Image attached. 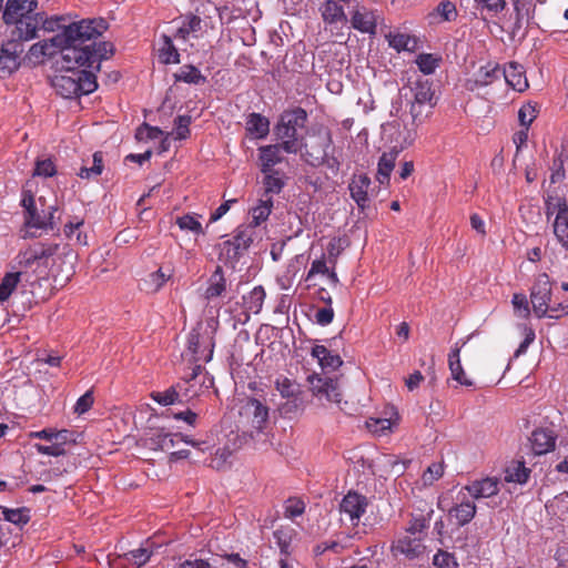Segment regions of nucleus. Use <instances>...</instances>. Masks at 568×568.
I'll use <instances>...</instances> for the list:
<instances>
[{
	"label": "nucleus",
	"instance_id": "obj_1",
	"mask_svg": "<svg viewBox=\"0 0 568 568\" xmlns=\"http://www.w3.org/2000/svg\"><path fill=\"white\" fill-rule=\"evenodd\" d=\"M40 29L54 36H70L67 43H61L62 59L68 68L74 64L97 67L103 60L110 59L115 51L112 42L98 41L109 29L104 18L73 21L70 16H47L44 11H38L37 33Z\"/></svg>",
	"mask_w": 568,
	"mask_h": 568
},
{
	"label": "nucleus",
	"instance_id": "obj_2",
	"mask_svg": "<svg viewBox=\"0 0 568 568\" xmlns=\"http://www.w3.org/2000/svg\"><path fill=\"white\" fill-rule=\"evenodd\" d=\"M101 62L97 67L88 65H65L61 61V69L64 74L55 75L52 85L57 93L64 99H74L81 95H88L98 89L97 72L100 71Z\"/></svg>",
	"mask_w": 568,
	"mask_h": 568
},
{
	"label": "nucleus",
	"instance_id": "obj_3",
	"mask_svg": "<svg viewBox=\"0 0 568 568\" xmlns=\"http://www.w3.org/2000/svg\"><path fill=\"white\" fill-rule=\"evenodd\" d=\"M332 132L328 128L320 126L310 134L306 141L304 138L301 140L302 159L311 166H326L334 174H336L342 165L338 156L334 154L335 148L333 145Z\"/></svg>",
	"mask_w": 568,
	"mask_h": 568
},
{
	"label": "nucleus",
	"instance_id": "obj_4",
	"mask_svg": "<svg viewBox=\"0 0 568 568\" xmlns=\"http://www.w3.org/2000/svg\"><path fill=\"white\" fill-rule=\"evenodd\" d=\"M38 0H7L2 10V20L12 26L10 37L31 41L37 34Z\"/></svg>",
	"mask_w": 568,
	"mask_h": 568
},
{
	"label": "nucleus",
	"instance_id": "obj_5",
	"mask_svg": "<svg viewBox=\"0 0 568 568\" xmlns=\"http://www.w3.org/2000/svg\"><path fill=\"white\" fill-rule=\"evenodd\" d=\"M38 203L41 205L39 210L34 195L29 190L22 191L21 206L23 207V225L26 227L24 239L37 237V230L54 231L57 223L54 222V213L58 207L55 205L45 206V199L40 196Z\"/></svg>",
	"mask_w": 568,
	"mask_h": 568
},
{
	"label": "nucleus",
	"instance_id": "obj_6",
	"mask_svg": "<svg viewBox=\"0 0 568 568\" xmlns=\"http://www.w3.org/2000/svg\"><path fill=\"white\" fill-rule=\"evenodd\" d=\"M60 244L37 242L20 251L16 257L20 268L31 271L38 280L49 276L50 260L58 253Z\"/></svg>",
	"mask_w": 568,
	"mask_h": 568
},
{
	"label": "nucleus",
	"instance_id": "obj_7",
	"mask_svg": "<svg viewBox=\"0 0 568 568\" xmlns=\"http://www.w3.org/2000/svg\"><path fill=\"white\" fill-rule=\"evenodd\" d=\"M307 120L308 114L301 106L284 110L273 128V133L278 141H294L296 150L301 151L302 136L298 135V131L305 128Z\"/></svg>",
	"mask_w": 568,
	"mask_h": 568
},
{
	"label": "nucleus",
	"instance_id": "obj_8",
	"mask_svg": "<svg viewBox=\"0 0 568 568\" xmlns=\"http://www.w3.org/2000/svg\"><path fill=\"white\" fill-rule=\"evenodd\" d=\"M261 172L276 171L275 165L284 162V153L297 154L294 141L277 142L274 144L262 145L257 149Z\"/></svg>",
	"mask_w": 568,
	"mask_h": 568
},
{
	"label": "nucleus",
	"instance_id": "obj_9",
	"mask_svg": "<svg viewBox=\"0 0 568 568\" xmlns=\"http://www.w3.org/2000/svg\"><path fill=\"white\" fill-rule=\"evenodd\" d=\"M252 242L253 239L248 230H239L231 240L224 241L221 244L220 260L234 267L248 250Z\"/></svg>",
	"mask_w": 568,
	"mask_h": 568
},
{
	"label": "nucleus",
	"instance_id": "obj_10",
	"mask_svg": "<svg viewBox=\"0 0 568 568\" xmlns=\"http://www.w3.org/2000/svg\"><path fill=\"white\" fill-rule=\"evenodd\" d=\"M21 39L12 38L4 42L0 51V79H4L17 71L21 64V54L24 45Z\"/></svg>",
	"mask_w": 568,
	"mask_h": 568
},
{
	"label": "nucleus",
	"instance_id": "obj_11",
	"mask_svg": "<svg viewBox=\"0 0 568 568\" xmlns=\"http://www.w3.org/2000/svg\"><path fill=\"white\" fill-rule=\"evenodd\" d=\"M187 348L193 354L195 362H210L214 349L213 333L209 329L203 333L193 329L189 335Z\"/></svg>",
	"mask_w": 568,
	"mask_h": 568
},
{
	"label": "nucleus",
	"instance_id": "obj_12",
	"mask_svg": "<svg viewBox=\"0 0 568 568\" xmlns=\"http://www.w3.org/2000/svg\"><path fill=\"white\" fill-rule=\"evenodd\" d=\"M69 39L70 36L64 34L53 36L50 39L36 42L30 47L26 58L37 64L41 63L44 58H53L57 53L62 54L61 43H67Z\"/></svg>",
	"mask_w": 568,
	"mask_h": 568
},
{
	"label": "nucleus",
	"instance_id": "obj_13",
	"mask_svg": "<svg viewBox=\"0 0 568 568\" xmlns=\"http://www.w3.org/2000/svg\"><path fill=\"white\" fill-rule=\"evenodd\" d=\"M550 298L551 284L548 275L544 274L532 285L530 291V301L536 317L542 318L547 316Z\"/></svg>",
	"mask_w": 568,
	"mask_h": 568
},
{
	"label": "nucleus",
	"instance_id": "obj_14",
	"mask_svg": "<svg viewBox=\"0 0 568 568\" xmlns=\"http://www.w3.org/2000/svg\"><path fill=\"white\" fill-rule=\"evenodd\" d=\"M349 8H352L349 18L351 27L362 33L371 36L376 34V11L367 8L366 6L359 4L358 1L354 2Z\"/></svg>",
	"mask_w": 568,
	"mask_h": 568
},
{
	"label": "nucleus",
	"instance_id": "obj_15",
	"mask_svg": "<svg viewBox=\"0 0 568 568\" xmlns=\"http://www.w3.org/2000/svg\"><path fill=\"white\" fill-rule=\"evenodd\" d=\"M175 438H180V440L193 447H200V445L203 444L202 442H196L192 439L187 435L171 434L164 432V429H156L155 432L150 433L149 436L145 438V444L150 449L153 450H168L174 447L176 443Z\"/></svg>",
	"mask_w": 568,
	"mask_h": 568
},
{
	"label": "nucleus",
	"instance_id": "obj_16",
	"mask_svg": "<svg viewBox=\"0 0 568 568\" xmlns=\"http://www.w3.org/2000/svg\"><path fill=\"white\" fill-rule=\"evenodd\" d=\"M342 339L341 334L326 339V345H315L312 351V357L318 361L320 366L325 371H336L343 365V359L338 354H334L329 348L337 346V343Z\"/></svg>",
	"mask_w": 568,
	"mask_h": 568
},
{
	"label": "nucleus",
	"instance_id": "obj_17",
	"mask_svg": "<svg viewBox=\"0 0 568 568\" xmlns=\"http://www.w3.org/2000/svg\"><path fill=\"white\" fill-rule=\"evenodd\" d=\"M307 381L313 395L317 398H325L333 403L341 402V392L336 379L313 374L307 377Z\"/></svg>",
	"mask_w": 568,
	"mask_h": 568
},
{
	"label": "nucleus",
	"instance_id": "obj_18",
	"mask_svg": "<svg viewBox=\"0 0 568 568\" xmlns=\"http://www.w3.org/2000/svg\"><path fill=\"white\" fill-rule=\"evenodd\" d=\"M368 506L366 496L356 491H348L339 504V511L349 517L352 524L357 526L361 517L365 514Z\"/></svg>",
	"mask_w": 568,
	"mask_h": 568
},
{
	"label": "nucleus",
	"instance_id": "obj_19",
	"mask_svg": "<svg viewBox=\"0 0 568 568\" xmlns=\"http://www.w3.org/2000/svg\"><path fill=\"white\" fill-rule=\"evenodd\" d=\"M241 414L257 433L262 432L268 422V407L256 398H248Z\"/></svg>",
	"mask_w": 568,
	"mask_h": 568
},
{
	"label": "nucleus",
	"instance_id": "obj_20",
	"mask_svg": "<svg viewBox=\"0 0 568 568\" xmlns=\"http://www.w3.org/2000/svg\"><path fill=\"white\" fill-rule=\"evenodd\" d=\"M501 77V67L498 63L488 62L480 67L471 79H467L466 89L475 91L479 88L493 84Z\"/></svg>",
	"mask_w": 568,
	"mask_h": 568
},
{
	"label": "nucleus",
	"instance_id": "obj_21",
	"mask_svg": "<svg viewBox=\"0 0 568 568\" xmlns=\"http://www.w3.org/2000/svg\"><path fill=\"white\" fill-rule=\"evenodd\" d=\"M372 184L369 176L365 173L354 174L348 184V190L352 200L356 203L359 210L364 211L368 207L369 197L368 189Z\"/></svg>",
	"mask_w": 568,
	"mask_h": 568
},
{
	"label": "nucleus",
	"instance_id": "obj_22",
	"mask_svg": "<svg viewBox=\"0 0 568 568\" xmlns=\"http://www.w3.org/2000/svg\"><path fill=\"white\" fill-rule=\"evenodd\" d=\"M557 434L550 428H536L530 436L531 449L535 455H545L556 447Z\"/></svg>",
	"mask_w": 568,
	"mask_h": 568
},
{
	"label": "nucleus",
	"instance_id": "obj_23",
	"mask_svg": "<svg viewBox=\"0 0 568 568\" xmlns=\"http://www.w3.org/2000/svg\"><path fill=\"white\" fill-rule=\"evenodd\" d=\"M501 77L506 83L518 92H524L528 88L525 68L523 64L511 61L501 68Z\"/></svg>",
	"mask_w": 568,
	"mask_h": 568
},
{
	"label": "nucleus",
	"instance_id": "obj_24",
	"mask_svg": "<svg viewBox=\"0 0 568 568\" xmlns=\"http://www.w3.org/2000/svg\"><path fill=\"white\" fill-rule=\"evenodd\" d=\"M321 17L325 24L344 26L348 22L344 7L336 0H326L320 7Z\"/></svg>",
	"mask_w": 568,
	"mask_h": 568
},
{
	"label": "nucleus",
	"instance_id": "obj_25",
	"mask_svg": "<svg viewBox=\"0 0 568 568\" xmlns=\"http://www.w3.org/2000/svg\"><path fill=\"white\" fill-rule=\"evenodd\" d=\"M468 494L475 498H489L499 493V480L494 477H486L480 480H474L469 485L464 487Z\"/></svg>",
	"mask_w": 568,
	"mask_h": 568
},
{
	"label": "nucleus",
	"instance_id": "obj_26",
	"mask_svg": "<svg viewBox=\"0 0 568 568\" xmlns=\"http://www.w3.org/2000/svg\"><path fill=\"white\" fill-rule=\"evenodd\" d=\"M262 174L263 193L261 196L273 200V196L280 194L286 184L285 173L282 171H271L262 172Z\"/></svg>",
	"mask_w": 568,
	"mask_h": 568
},
{
	"label": "nucleus",
	"instance_id": "obj_27",
	"mask_svg": "<svg viewBox=\"0 0 568 568\" xmlns=\"http://www.w3.org/2000/svg\"><path fill=\"white\" fill-rule=\"evenodd\" d=\"M399 150L397 148H393L388 152H384L377 163V174L376 180L379 184H385L389 182L390 173L395 168L396 160L399 155Z\"/></svg>",
	"mask_w": 568,
	"mask_h": 568
},
{
	"label": "nucleus",
	"instance_id": "obj_28",
	"mask_svg": "<svg viewBox=\"0 0 568 568\" xmlns=\"http://www.w3.org/2000/svg\"><path fill=\"white\" fill-rule=\"evenodd\" d=\"M448 367L452 373V377L457 381L460 385L471 387L474 382L466 377L464 368L460 362V347L456 344L448 354Z\"/></svg>",
	"mask_w": 568,
	"mask_h": 568
},
{
	"label": "nucleus",
	"instance_id": "obj_29",
	"mask_svg": "<svg viewBox=\"0 0 568 568\" xmlns=\"http://www.w3.org/2000/svg\"><path fill=\"white\" fill-rule=\"evenodd\" d=\"M545 214L547 220L556 214L554 222L568 216V203L565 196L548 194L545 199Z\"/></svg>",
	"mask_w": 568,
	"mask_h": 568
},
{
	"label": "nucleus",
	"instance_id": "obj_30",
	"mask_svg": "<svg viewBox=\"0 0 568 568\" xmlns=\"http://www.w3.org/2000/svg\"><path fill=\"white\" fill-rule=\"evenodd\" d=\"M297 536V531L291 526H281L273 531V538L280 548L282 558H287L292 554V541Z\"/></svg>",
	"mask_w": 568,
	"mask_h": 568
},
{
	"label": "nucleus",
	"instance_id": "obj_31",
	"mask_svg": "<svg viewBox=\"0 0 568 568\" xmlns=\"http://www.w3.org/2000/svg\"><path fill=\"white\" fill-rule=\"evenodd\" d=\"M202 30V19L193 13L185 14L182 24L174 33L175 39L187 40L190 36L197 38Z\"/></svg>",
	"mask_w": 568,
	"mask_h": 568
},
{
	"label": "nucleus",
	"instance_id": "obj_32",
	"mask_svg": "<svg viewBox=\"0 0 568 568\" xmlns=\"http://www.w3.org/2000/svg\"><path fill=\"white\" fill-rule=\"evenodd\" d=\"M225 291L226 278L222 266L217 265L207 281L204 296L207 301H212L213 298L220 297Z\"/></svg>",
	"mask_w": 568,
	"mask_h": 568
},
{
	"label": "nucleus",
	"instance_id": "obj_33",
	"mask_svg": "<svg viewBox=\"0 0 568 568\" xmlns=\"http://www.w3.org/2000/svg\"><path fill=\"white\" fill-rule=\"evenodd\" d=\"M476 505L470 500H462L449 509V516L456 519V525L463 527L470 523L476 515Z\"/></svg>",
	"mask_w": 568,
	"mask_h": 568
},
{
	"label": "nucleus",
	"instance_id": "obj_34",
	"mask_svg": "<svg viewBox=\"0 0 568 568\" xmlns=\"http://www.w3.org/2000/svg\"><path fill=\"white\" fill-rule=\"evenodd\" d=\"M203 367L199 364L194 365L191 374L183 379V382L178 383L176 389L180 392V398H182V403L189 402L190 399L199 396V392L193 389L194 383L196 378L201 375Z\"/></svg>",
	"mask_w": 568,
	"mask_h": 568
},
{
	"label": "nucleus",
	"instance_id": "obj_35",
	"mask_svg": "<svg viewBox=\"0 0 568 568\" xmlns=\"http://www.w3.org/2000/svg\"><path fill=\"white\" fill-rule=\"evenodd\" d=\"M395 550L402 555H405L408 559H416L423 555L425 547L419 538H413L405 536L397 540Z\"/></svg>",
	"mask_w": 568,
	"mask_h": 568
},
{
	"label": "nucleus",
	"instance_id": "obj_36",
	"mask_svg": "<svg viewBox=\"0 0 568 568\" xmlns=\"http://www.w3.org/2000/svg\"><path fill=\"white\" fill-rule=\"evenodd\" d=\"M246 131L255 139H264L270 133V121L261 113L253 112L247 116Z\"/></svg>",
	"mask_w": 568,
	"mask_h": 568
},
{
	"label": "nucleus",
	"instance_id": "obj_37",
	"mask_svg": "<svg viewBox=\"0 0 568 568\" xmlns=\"http://www.w3.org/2000/svg\"><path fill=\"white\" fill-rule=\"evenodd\" d=\"M531 469L526 467L524 460H513L506 467L505 480L524 485L529 480Z\"/></svg>",
	"mask_w": 568,
	"mask_h": 568
},
{
	"label": "nucleus",
	"instance_id": "obj_38",
	"mask_svg": "<svg viewBox=\"0 0 568 568\" xmlns=\"http://www.w3.org/2000/svg\"><path fill=\"white\" fill-rule=\"evenodd\" d=\"M412 91L414 92V99L418 103L428 104L430 108L435 105V102H433L435 92L430 80L417 79L412 87Z\"/></svg>",
	"mask_w": 568,
	"mask_h": 568
},
{
	"label": "nucleus",
	"instance_id": "obj_39",
	"mask_svg": "<svg viewBox=\"0 0 568 568\" xmlns=\"http://www.w3.org/2000/svg\"><path fill=\"white\" fill-rule=\"evenodd\" d=\"M265 295V291L261 285L255 286L248 294L243 295V306L247 318L250 313L258 314L261 312Z\"/></svg>",
	"mask_w": 568,
	"mask_h": 568
},
{
	"label": "nucleus",
	"instance_id": "obj_40",
	"mask_svg": "<svg viewBox=\"0 0 568 568\" xmlns=\"http://www.w3.org/2000/svg\"><path fill=\"white\" fill-rule=\"evenodd\" d=\"M388 45L397 52L409 51L414 52L417 49V39L406 33L389 32L386 36Z\"/></svg>",
	"mask_w": 568,
	"mask_h": 568
},
{
	"label": "nucleus",
	"instance_id": "obj_41",
	"mask_svg": "<svg viewBox=\"0 0 568 568\" xmlns=\"http://www.w3.org/2000/svg\"><path fill=\"white\" fill-rule=\"evenodd\" d=\"M173 77L175 82H184L187 84L199 85L206 82V77L193 64L183 65Z\"/></svg>",
	"mask_w": 568,
	"mask_h": 568
},
{
	"label": "nucleus",
	"instance_id": "obj_42",
	"mask_svg": "<svg viewBox=\"0 0 568 568\" xmlns=\"http://www.w3.org/2000/svg\"><path fill=\"white\" fill-rule=\"evenodd\" d=\"M162 45L159 49V59L164 64H171V63H180V53L176 47L174 45L172 38L162 34Z\"/></svg>",
	"mask_w": 568,
	"mask_h": 568
},
{
	"label": "nucleus",
	"instance_id": "obj_43",
	"mask_svg": "<svg viewBox=\"0 0 568 568\" xmlns=\"http://www.w3.org/2000/svg\"><path fill=\"white\" fill-rule=\"evenodd\" d=\"M273 209V200L271 197L261 196L256 206L251 210L252 224L258 226L265 222Z\"/></svg>",
	"mask_w": 568,
	"mask_h": 568
},
{
	"label": "nucleus",
	"instance_id": "obj_44",
	"mask_svg": "<svg viewBox=\"0 0 568 568\" xmlns=\"http://www.w3.org/2000/svg\"><path fill=\"white\" fill-rule=\"evenodd\" d=\"M23 272H9L0 282V304L6 302L17 288Z\"/></svg>",
	"mask_w": 568,
	"mask_h": 568
},
{
	"label": "nucleus",
	"instance_id": "obj_45",
	"mask_svg": "<svg viewBox=\"0 0 568 568\" xmlns=\"http://www.w3.org/2000/svg\"><path fill=\"white\" fill-rule=\"evenodd\" d=\"M150 397L162 406L182 404V398H180V392L176 389L175 385L170 386L163 392L153 390L150 394Z\"/></svg>",
	"mask_w": 568,
	"mask_h": 568
},
{
	"label": "nucleus",
	"instance_id": "obj_46",
	"mask_svg": "<svg viewBox=\"0 0 568 568\" xmlns=\"http://www.w3.org/2000/svg\"><path fill=\"white\" fill-rule=\"evenodd\" d=\"M545 507L548 514L559 518L564 517L568 513V491H562L549 499Z\"/></svg>",
	"mask_w": 568,
	"mask_h": 568
},
{
	"label": "nucleus",
	"instance_id": "obj_47",
	"mask_svg": "<svg viewBox=\"0 0 568 568\" xmlns=\"http://www.w3.org/2000/svg\"><path fill=\"white\" fill-rule=\"evenodd\" d=\"M92 158V166H82L77 173L79 178L90 180L102 174L104 169L103 153L101 151H97L93 153Z\"/></svg>",
	"mask_w": 568,
	"mask_h": 568
},
{
	"label": "nucleus",
	"instance_id": "obj_48",
	"mask_svg": "<svg viewBox=\"0 0 568 568\" xmlns=\"http://www.w3.org/2000/svg\"><path fill=\"white\" fill-rule=\"evenodd\" d=\"M175 223L182 231L192 232L195 235H203L204 230L202 224L196 219L195 214H184L182 216L176 217Z\"/></svg>",
	"mask_w": 568,
	"mask_h": 568
},
{
	"label": "nucleus",
	"instance_id": "obj_49",
	"mask_svg": "<svg viewBox=\"0 0 568 568\" xmlns=\"http://www.w3.org/2000/svg\"><path fill=\"white\" fill-rule=\"evenodd\" d=\"M351 548V545L343 542L342 540H325L317 544L313 551L315 556H322L326 551H332L336 555L343 554L346 549Z\"/></svg>",
	"mask_w": 568,
	"mask_h": 568
},
{
	"label": "nucleus",
	"instance_id": "obj_50",
	"mask_svg": "<svg viewBox=\"0 0 568 568\" xmlns=\"http://www.w3.org/2000/svg\"><path fill=\"white\" fill-rule=\"evenodd\" d=\"M538 104L527 102L523 104L518 111V121L521 128H529L538 115Z\"/></svg>",
	"mask_w": 568,
	"mask_h": 568
},
{
	"label": "nucleus",
	"instance_id": "obj_51",
	"mask_svg": "<svg viewBox=\"0 0 568 568\" xmlns=\"http://www.w3.org/2000/svg\"><path fill=\"white\" fill-rule=\"evenodd\" d=\"M275 385L276 389L285 398L295 399L301 394V386L287 377L277 379Z\"/></svg>",
	"mask_w": 568,
	"mask_h": 568
},
{
	"label": "nucleus",
	"instance_id": "obj_52",
	"mask_svg": "<svg viewBox=\"0 0 568 568\" xmlns=\"http://www.w3.org/2000/svg\"><path fill=\"white\" fill-rule=\"evenodd\" d=\"M2 515L4 520L18 526H23L30 520L29 510L27 508L11 509L3 507Z\"/></svg>",
	"mask_w": 568,
	"mask_h": 568
},
{
	"label": "nucleus",
	"instance_id": "obj_53",
	"mask_svg": "<svg viewBox=\"0 0 568 568\" xmlns=\"http://www.w3.org/2000/svg\"><path fill=\"white\" fill-rule=\"evenodd\" d=\"M433 565L436 568H459V564L454 554L438 549L433 557Z\"/></svg>",
	"mask_w": 568,
	"mask_h": 568
},
{
	"label": "nucleus",
	"instance_id": "obj_54",
	"mask_svg": "<svg viewBox=\"0 0 568 568\" xmlns=\"http://www.w3.org/2000/svg\"><path fill=\"white\" fill-rule=\"evenodd\" d=\"M305 507V503L302 499L291 497L284 504V516L294 519L304 514Z\"/></svg>",
	"mask_w": 568,
	"mask_h": 568
},
{
	"label": "nucleus",
	"instance_id": "obj_55",
	"mask_svg": "<svg viewBox=\"0 0 568 568\" xmlns=\"http://www.w3.org/2000/svg\"><path fill=\"white\" fill-rule=\"evenodd\" d=\"M440 59L434 57L430 53H422L416 59V64L418 65V69L424 74H432L435 72L436 68L438 67Z\"/></svg>",
	"mask_w": 568,
	"mask_h": 568
},
{
	"label": "nucleus",
	"instance_id": "obj_56",
	"mask_svg": "<svg viewBox=\"0 0 568 568\" xmlns=\"http://www.w3.org/2000/svg\"><path fill=\"white\" fill-rule=\"evenodd\" d=\"M476 8L486 11L490 17L497 16L506 7L505 0H475Z\"/></svg>",
	"mask_w": 568,
	"mask_h": 568
},
{
	"label": "nucleus",
	"instance_id": "obj_57",
	"mask_svg": "<svg viewBox=\"0 0 568 568\" xmlns=\"http://www.w3.org/2000/svg\"><path fill=\"white\" fill-rule=\"evenodd\" d=\"M151 556L152 550H150L148 547L141 546L138 549L126 552L124 558L138 568L144 565Z\"/></svg>",
	"mask_w": 568,
	"mask_h": 568
},
{
	"label": "nucleus",
	"instance_id": "obj_58",
	"mask_svg": "<svg viewBox=\"0 0 568 568\" xmlns=\"http://www.w3.org/2000/svg\"><path fill=\"white\" fill-rule=\"evenodd\" d=\"M192 123V116L189 114L178 115L174 119L175 125V139L185 140L190 136V124Z\"/></svg>",
	"mask_w": 568,
	"mask_h": 568
},
{
	"label": "nucleus",
	"instance_id": "obj_59",
	"mask_svg": "<svg viewBox=\"0 0 568 568\" xmlns=\"http://www.w3.org/2000/svg\"><path fill=\"white\" fill-rule=\"evenodd\" d=\"M434 514L433 509H429L427 516L418 515L413 516L412 520L409 521V527L407 528V531L412 535L420 534L429 526V520L432 515Z\"/></svg>",
	"mask_w": 568,
	"mask_h": 568
},
{
	"label": "nucleus",
	"instance_id": "obj_60",
	"mask_svg": "<svg viewBox=\"0 0 568 568\" xmlns=\"http://www.w3.org/2000/svg\"><path fill=\"white\" fill-rule=\"evenodd\" d=\"M556 240L568 251V215L552 223Z\"/></svg>",
	"mask_w": 568,
	"mask_h": 568
},
{
	"label": "nucleus",
	"instance_id": "obj_61",
	"mask_svg": "<svg viewBox=\"0 0 568 568\" xmlns=\"http://www.w3.org/2000/svg\"><path fill=\"white\" fill-rule=\"evenodd\" d=\"M165 133L159 126H152L146 122L142 123L136 130V139L142 140H158L162 138Z\"/></svg>",
	"mask_w": 568,
	"mask_h": 568
},
{
	"label": "nucleus",
	"instance_id": "obj_62",
	"mask_svg": "<svg viewBox=\"0 0 568 568\" xmlns=\"http://www.w3.org/2000/svg\"><path fill=\"white\" fill-rule=\"evenodd\" d=\"M57 174L55 164L51 159L37 160L33 175L52 178Z\"/></svg>",
	"mask_w": 568,
	"mask_h": 568
},
{
	"label": "nucleus",
	"instance_id": "obj_63",
	"mask_svg": "<svg viewBox=\"0 0 568 568\" xmlns=\"http://www.w3.org/2000/svg\"><path fill=\"white\" fill-rule=\"evenodd\" d=\"M436 13L442 17L444 21H454L457 18L456 6L452 1H442L436 8Z\"/></svg>",
	"mask_w": 568,
	"mask_h": 568
},
{
	"label": "nucleus",
	"instance_id": "obj_64",
	"mask_svg": "<svg viewBox=\"0 0 568 568\" xmlns=\"http://www.w3.org/2000/svg\"><path fill=\"white\" fill-rule=\"evenodd\" d=\"M176 568H214L209 560L197 558L194 555H191L185 560L181 561Z\"/></svg>",
	"mask_w": 568,
	"mask_h": 568
}]
</instances>
